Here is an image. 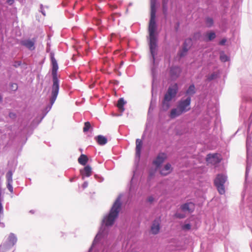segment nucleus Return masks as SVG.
<instances>
[{
	"instance_id": "obj_1",
	"label": "nucleus",
	"mask_w": 252,
	"mask_h": 252,
	"mask_svg": "<svg viewBox=\"0 0 252 252\" xmlns=\"http://www.w3.org/2000/svg\"><path fill=\"white\" fill-rule=\"evenodd\" d=\"M157 0H150L151 17L149 24V33L150 38V49L152 56L154 59L157 47V39L155 34L156 30V14Z\"/></svg>"
},
{
	"instance_id": "obj_2",
	"label": "nucleus",
	"mask_w": 252,
	"mask_h": 252,
	"mask_svg": "<svg viewBox=\"0 0 252 252\" xmlns=\"http://www.w3.org/2000/svg\"><path fill=\"white\" fill-rule=\"evenodd\" d=\"M51 62L52 64V73L53 77V84L52 87V96L50 99V103L52 105L57 97L59 90V80L57 77V72L58 69L57 61L53 57H52Z\"/></svg>"
},
{
	"instance_id": "obj_3",
	"label": "nucleus",
	"mask_w": 252,
	"mask_h": 252,
	"mask_svg": "<svg viewBox=\"0 0 252 252\" xmlns=\"http://www.w3.org/2000/svg\"><path fill=\"white\" fill-rule=\"evenodd\" d=\"M121 197H118L113 204L108 216H106L103 221L106 226L113 224L115 219L118 217L121 208Z\"/></svg>"
},
{
	"instance_id": "obj_4",
	"label": "nucleus",
	"mask_w": 252,
	"mask_h": 252,
	"mask_svg": "<svg viewBox=\"0 0 252 252\" xmlns=\"http://www.w3.org/2000/svg\"><path fill=\"white\" fill-rule=\"evenodd\" d=\"M178 89V87L176 83L168 88L162 101L161 109L163 111H167L169 108L170 101L176 95Z\"/></svg>"
},
{
	"instance_id": "obj_5",
	"label": "nucleus",
	"mask_w": 252,
	"mask_h": 252,
	"mask_svg": "<svg viewBox=\"0 0 252 252\" xmlns=\"http://www.w3.org/2000/svg\"><path fill=\"white\" fill-rule=\"evenodd\" d=\"M226 181L227 177L222 174H218L214 179V185L220 194L225 192L224 184Z\"/></svg>"
},
{
	"instance_id": "obj_6",
	"label": "nucleus",
	"mask_w": 252,
	"mask_h": 252,
	"mask_svg": "<svg viewBox=\"0 0 252 252\" xmlns=\"http://www.w3.org/2000/svg\"><path fill=\"white\" fill-rule=\"evenodd\" d=\"M191 98L188 97L185 99H181L178 102L177 106L183 113L189 111L190 109Z\"/></svg>"
},
{
	"instance_id": "obj_7",
	"label": "nucleus",
	"mask_w": 252,
	"mask_h": 252,
	"mask_svg": "<svg viewBox=\"0 0 252 252\" xmlns=\"http://www.w3.org/2000/svg\"><path fill=\"white\" fill-rule=\"evenodd\" d=\"M166 158V154L164 153H160L158 154L153 163L157 168H158Z\"/></svg>"
},
{
	"instance_id": "obj_8",
	"label": "nucleus",
	"mask_w": 252,
	"mask_h": 252,
	"mask_svg": "<svg viewBox=\"0 0 252 252\" xmlns=\"http://www.w3.org/2000/svg\"><path fill=\"white\" fill-rule=\"evenodd\" d=\"M207 162L212 165H216L220 161L219 155L218 154H208L206 158Z\"/></svg>"
},
{
	"instance_id": "obj_9",
	"label": "nucleus",
	"mask_w": 252,
	"mask_h": 252,
	"mask_svg": "<svg viewBox=\"0 0 252 252\" xmlns=\"http://www.w3.org/2000/svg\"><path fill=\"white\" fill-rule=\"evenodd\" d=\"M160 219H156L153 221L151 227V232L153 234L156 235L158 233L160 228Z\"/></svg>"
},
{
	"instance_id": "obj_10",
	"label": "nucleus",
	"mask_w": 252,
	"mask_h": 252,
	"mask_svg": "<svg viewBox=\"0 0 252 252\" xmlns=\"http://www.w3.org/2000/svg\"><path fill=\"white\" fill-rule=\"evenodd\" d=\"M35 42V39H26L21 41V44L26 47L27 48L31 50H34V43Z\"/></svg>"
},
{
	"instance_id": "obj_11",
	"label": "nucleus",
	"mask_w": 252,
	"mask_h": 252,
	"mask_svg": "<svg viewBox=\"0 0 252 252\" xmlns=\"http://www.w3.org/2000/svg\"><path fill=\"white\" fill-rule=\"evenodd\" d=\"M172 171L171 165L166 163L160 170V173L162 176H166L170 174Z\"/></svg>"
},
{
	"instance_id": "obj_12",
	"label": "nucleus",
	"mask_w": 252,
	"mask_h": 252,
	"mask_svg": "<svg viewBox=\"0 0 252 252\" xmlns=\"http://www.w3.org/2000/svg\"><path fill=\"white\" fill-rule=\"evenodd\" d=\"M181 72L180 68L178 67H173L171 68L170 74L172 79H176Z\"/></svg>"
},
{
	"instance_id": "obj_13",
	"label": "nucleus",
	"mask_w": 252,
	"mask_h": 252,
	"mask_svg": "<svg viewBox=\"0 0 252 252\" xmlns=\"http://www.w3.org/2000/svg\"><path fill=\"white\" fill-rule=\"evenodd\" d=\"M143 142L142 140L137 139L136 140V156L138 158H140L141 155V151L142 148Z\"/></svg>"
},
{
	"instance_id": "obj_14",
	"label": "nucleus",
	"mask_w": 252,
	"mask_h": 252,
	"mask_svg": "<svg viewBox=\"0 0 252 252\" xmlns=\"http://www.w3.org/2000/svg\"><path fill=\"white\" fill-rule=\"evenodd\" d=\"M182 114L183 112L177 106V108H173L171 110L169 116L171 119H174L180 116Z\"/></svg>"
},
{
	"instance_id": "obj_15",
	"label": "nucleus",
	"mask_w": 252,
	"mask_h": 252,
	"mask_svg": "<svg viewBox=\"0 0 252 252\" xmlns=\"http://www.w3.org/2000/svg\"><path fill=\"white\" fill-rule=\"evenodd\" d=\"M193 206L194 205L192 203L189 202L182 205L180 208L181 210L184 212L188 211L189 212H192Z\"/></svg>"
},
{
	"instance_id": "obj_16",
	"label": "nucleus",
	"mask_w": 252,
	"mask_h": 252,
	"mask_svg": "<svg viewBox=\"0 0 252 252\" xmlns=\"http://www.w3.org/2000/svg\"><path fill=\"white\" fill-rule=\"evenodd\" d=\"M80 172L83 176L90 177L92 174V168L88 165L84 167L83 170H81Z\"/></svg>"
},
{
	"instance_id": "obj_17",
	"label": "nucleus",
	"mask_w": 252,
	"mask_h": 252,
	"mask_svg": "<svg viewBox=\"0 0 252 252\" xmlns=\"http://www.w3.org/2000/svg\"><path fill=\"white\" fill-rule=\"evenodd\" d=\"M78 161L80 164L85 165L88 161V158L86 155L82 154L78 158Z\"/></svg>"
},
{
	"instance_id": "obj_18",
	"label": "nucleus",
	"mask_w": 252,
	"mask_h": 252,
	"mask_svg": "<svg viewBox=\"0 0 252 252\" xmlns=\"http://www.w3.org/2000/svg\"><path fill=\"white\" fill-rule=\"evenodd\" d=\"M95 138L98 144L100 145H105L107 142V138L103 136L98 135Z\"/></svg>"
},
{
	"instance_id": "obj_19",
	"label": "nucleus",
	"mask_w": 252,
	"mask_h": 252,
	"mask_svg": "<svg viewBox=\"0 0 252 252\" xmlns=\"http://www.w3.org/2000/svg\"><path fill=\"white\" fill-rule=\"evenodd\" d=\"M168 0H162V12L163 14L166 16L167 14Z\"/></svg>"
},
{
	"instance_id": "obj_20",
	"label": "nucleus",
	"mask_w": 252,
	"mask_h": 252,
	"mask_svg": "<svg viewBox=\"0 0 252 252\" xmlns=\"http://www.w3.org/2000/svg\"><path fill=\"white\" fill-rule=\"evenodd\" d=\"M126 103V102L124 100L123 98H120L118 101L117 106L120 110L123 111L124 110V106Z\"/></svg>"
},
{
	"instance_id": "obj_21",
	"label": "nucleus",
	"mask_w": 252,
	"mask_h": 252,
	"mask_svg": "<svg viewBox=\"0 0 252 252\" xmlns=\"http://www.w3.org/2000/svg\"><path fill=\"white\" fill-rule=\"evenodd\" d=\"M191 42L190 39H187L185 41L182 50L184 51L185 53H187L189 50Z\"/></svg>"
},
{
	"instance_id": "obj_22",
	"label": "nucleus",
	"mask_w": 252,
	"mask_h": 252,
	"mask_svg": "<svg viewBox=\"0 0 252 252\" xmlns=\"http://www.w3.org/2000/svg\"><path fill=\"white\" fill-rule=\"evenodd\" d=\"M195 93V87L193 85H190L187 91H186V94H189V95H192Z\"/></svg>"
},
{
	"instance_id": "obj_23",
	"label": "nucleus",
	"mask_w": 252,
	"mask_h": 252,
	"mask_svg": "<svg viewBox=\"0 0 252 252\" xmlns=\"http://www.w3.org/2000/svg\"><path fill=\"white\" fill-rule=\"evenodd\" d=\"M8 241L10 245L13 246L17 242V238L13 234H11L8 237Z\"/></svg>"
},
{
	"instance_id": "obj_24",
	"label": "nucleus",
	"mask_w": 252,
	"mask_h": 252,
	"mask_svg": "<svg viewBox=\"0 0 252 252\" xmlns=\"http://www.w3.org/2000/svg\"><path fill=\"white\" fill-rule=\"evenodd\" d=\"M208 37V41H211L215 39L216 37V34L214 32H210L206 33Z\"/></svg>"
},
{
	"instance_id": "obj_25",
	"label": "nucleus",
	"mask_w": 252,
	"mask_h": 252,
	"mask_svg": "<svg viewBox=\"0 0 252 252\" xmlns=\"http://www.w3.org/2000/svg\"><path fill=\"white\" fill-rule=\"evenodd\" d=\"M220 60L223 62H225L228 61L229 58L223 52H221L220 54Z\"/></svg>"
},
{
	"instance_id": "obj_26",
	"label": "nucleus",
	"mask_w": 252,
	"mask_h": 252,
	"mask_svg": "<svg viewBox=\"0 0 252 252\" xmlns=\"http://www.w3.org/2000/svg\"><path fill=\"white\" fill-rule=\"evenodd\" d=\"M12 172L11 171H9L6 175L7 182H12Z\"/></svg>"
},
{
	"instance_id": "obj_27",
	"label": "nucleus",
	"mask_w": 252,
	"mask_h": 252,
	"mask_svg": "<svg viewBox=\"0 0 252 252\" xmlns=\"http://www.w3.org/2000/svg\"><path fill=\"white\" fill-rule=\"evenodd\" d=\"M91 126L89 122H86L84 123V126L83 127V131L87 132L91 128Z\"/></svg>"
},
{
	"instance_id": "obj_28",
	"label": "nucleus",
	"mask_w": 252,
	"mask_h": 252,
	"mask_svg": "<svg viewBox=\"0 0 252 252\" xmlns=\"http://www.w3.org/2000/svg\"><path fill=\"white\" fill-rule=\"evenodd\" d=\"M206 24L208 27H211L213 24V20L212 18L209 17L207 18L206 19Z\"/></svg>"
},
{
	"instance_id": "obj_29",
	"label": "nucleus",
	"mask_w": 252,
	"mask_h": 252,
	"mask_svg": "<svg viewBox=\"0 0 252 252\" xmlns=\"http://www.w3.org/2000/svg\"><path fill=\"white\" fill-rule=\"evenodd\" d=\"M182 228L183 230H189L190 229L191 225L189 223L183 225L182 226Z\"/></svg>"
},
{
	"instance_id": "obj_30",
	"label": "nucleus",
	"mask_w": 252,
	"mask_h": 252,
	"mask_svg": "<svg viewBox=\"0 0 252 252\" xmlns=\"http://www.w3.org/2000/svg\"><path fill=\"white\" fill-rule=\"evenodd\" d=\"M12 182H7V188L10 192H13V187L11 185Z\"/></svg>"
},
{
	"instance_id": "obj_31",
	"label": "nucleus",
	"mask_w": 252,
	"mask_h": 252,
	"mask_svg": "<svg viewBox=\"0 0 252 252\" xmlns=\"http://www.w3.org/2000/svg\"><path fill=\"white\" fill-rule=\"evenodd\" d=\"M155 173H156V170H153V171H151L149 172L148 179L149 180H151L152 178H153L154 177V176H155Z\"/></svg>"
},
{
	"instance_id": "obj_32",
	"label": "nucleus",
	"mask_w": 252,
	"mask_h": 252,
	"mask_svg": "<svg viewBox=\"0 0 252 252\" xmlns=\"http://www.w3.org/2000/svg\"><path fill=\"white\" fill-rule=\"evenodd\" d=\"M175 217L179 219H183L185 217V215L181 213H177L175 214Z\"/></svg>"
},
{
	"instance_id": "obj_33",
	"label": "nucleus",
	"mask_w": 252,
	"mask_h": 252,
	"mask_svg": "<svg viewBox=\"0 0 252 252\" xmlns=\"http://www.w3.org/2000/svg\"><path fill=\"white\" fill-rule=\"evenodd\" d=\"M216 77V74H215V73H213L211 75H210V76H209L208 77V80H209V81H211L214 79H215Z\"/></svg>"
},
{
	"instance_id": "obj_34",
	"label": "nucleus",
	"mask_w": 252,
	"mask_h": 252,
	"mask_svg": "<svg viewBox=\"0 0 252 252\" xmlns=\"http://www.w3.org/2000/svg\"><path fill=\"white\" fill-rule=\"evenodd\" d=\"M11 88L13 91H16L18 89V85L17 84H12Z\"/></svg>"
},
{
	"instance_id": "obj_35",
	"label": "nucleus",
	"mask_w": 252,
	"mask_h": 252,
	"mask_svg": "<svg viewBox=\"0 0 252 252\" xmlns=\"http://www.w3.org/2000/svg\"><path fill=\"white\" fill-rule=\"evenodd\" d=\"M154 201V198L152 196H150L147 198V201L150 203H152Z\"/></svg>"
},
{
	"instance_id": "obj_36",
	"label": "nucleus",
	"mask_w": 252,
	"mask_h": 252,
	"mask_svg": "<svg viewBox=\"0 0 252 252\" xmlns=\"http://www.w3.org/2000/svg\"><path fill=\"white\" fill-rule=\"evenodd\" d=\"M226 42V39L225 38H223L220 41L219 44L220 45H224V44Z\"/></svg>"
},
{
	"instance_id": "obj_37",
	"label": "nucleus",
	"mask_w": 252,
	"mask_h": 252,
	"mask_svg": "<svg viewBox=\"0 0 252 252\" xmlns=\"http://www.w3.org/2000/svg\"><path fill=\"white\" fill-rule=\"evenodd\" d=\"M187 53H185L184 51L182 50L180 53V56L181 57H184L186 55Z\"/></svg>"
},
{
	"instance_id": "obj_38",
	"label": "nucleus",
	"mask_w": 252,
	"mask_h": 252,
	"mask_svg": "<svg viewBox=\"0 0 252 252\" xmlns=\"http://www.w3.org/2000/svg\"><path fill=\"white\" fill-rule=\"evenodd\" d=\"M187 53H185L184 51L182 50L180 53V56L181 57H184L186 55Z\"/></svg>"
},
{
	"instance_id": "obj_39",
	"label": "nucleus",
	"mask_w": 252,
	"mask_h": 252,
	"mask_svg": "<svg viewBox=\"0 0 252 252\" xmlns=\"http://www.w3.org/2000/svg\"><path fill=\"white\" fill-rule=\"evenodd\" d=\"M14 2V0H7V3L9 5H12Z\"/></svg>"
},
{
	"instance_id": "obj_40",
	"label": "nucleus",
	"mask_w": 252,
	"mask_h": 252,
	"mask_svg": "<svg viewBox=\"0 0 252 252\" xmlns=\"http://www.w3.org/2000/svg\"><path fill=\"white\" fill-rule=\"evenodd\" d=\"M3 207L1 203L0 202V214L2 212Z\"/></svg>"
},
{
	"instance_id": "obj_41",
	"label": "nucleus",
	"mask_w": 252,
	"mask_h": 252,
	"mask_svg": "<svg viewBox=\"0 0 252 252\" xmlns=\"http://www.w3.org/2000/svg\"><path fill=\"white\" fill-rule=\"evenodd\" d=\"M87 186H88V183H86V182H85L83 184L82 187H83V188H86L87 187Z\"/></svg>"
},
{
	"instance_id": "obj_42",
	"label": "nucleus",
	"mask_w": 252,
	"mask_h": 252,
	"mask_svg": "<svg viewBox=\"0 0 252 252\" xmlns=\"http://www.w3.org/2000/svg\"><path fill=\"white\" fill-rule=\"evenodd\" d=\"M124 63V62L123 61L121 62L120 65L121 66V65H123Z\"/></svg>"
},
{
	"instance_id": "obj_43",
	"label": "nucleus",
	"mask_w": 252,
	"mask_h": 252,
	"mask_svg": "<svg viewBox=\"0 0 252 252\" xmlns=\"http://www.w3.org/2000/svg\"><path fill=\"white\" fill-rule=\"evenodd\" d=\"M11 115H13V114H11V113L9 114V115H10V117L11 116Z\"/></svg>"
}]
</instances>
